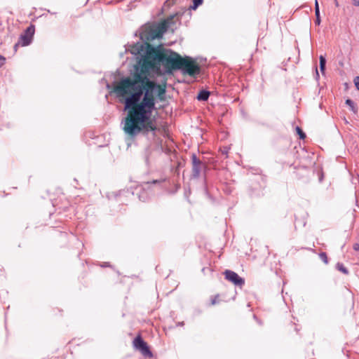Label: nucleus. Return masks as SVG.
Instances as JSON below:
<instances>
[{"instance_id": "1", "label": "nucleus", "mask_w": 359, "mask_h": 359, "mask_svg": "<svg viewBox=\"0 0 359 359\" xmlns=\"http://www.w3.org/2000/svg\"><path fill=\"white\" fill-rule=\"evenodd\" d=\"M151 74L134 69L133 77L121 78L113 90L116 97L121 99L124 111H127L121 124L130 140H135L139 135L147 137L150 133L155 137L158 130L156 118L152 117L156 109L155 93L163 101L165 88L149 79Z\"/></svg>"}, {"instance_id": "2", "label": "nucleus", "mask_w": 359, "mask_h": 359, "mask_svg": "<svg viewBox=\"0 0 359 359\" xmlns=\"http://www.w3.org/2000/svg\"><path fill=\"white\" fill-rule=\"evenodd\" d=\"M182 56L170 48H166L163 44L156 46H150L147 51L146 59L137 60L133 69L144 71L153 74H162L161 67L163 68V73L170 75L179 70Z\"/></svg>"}, {"instance_id": "3", "label": "nucleus", "mask_w": 359, "mask_h": 359, "mask_svg": "<svg viewBox=\"0 0 359 359\" xmlns=\"http://www.w3.org/2000/svg\"><path fill=\"white\" fill-rule=\"evenodd\" d=\"M167 32V27L164 24H158L156 25H145L142 26L140 31H137L135 36H139L142 43L136 42L128 44L126 51L136 56L137 61L146 59L147 51L149 46H154L151 44V41L156 39H161L163 35Z\"/></svg>"}, {"instance_id": "4", "label": "nucleus", "mask_w": 359, "mask_h": 359, "mask_svg": "<svg viewBox=\"0 0 359 359\" xmlns=\"http://www.w3.org/2000/svg\"><path fill=\"white\" fill-rule=\"evenodd\" d=\"M178 71H180L183 75H188L196 79L201 74V69L196 59L185 55L182 58Z\"/></svg>"}, {"instance_id": "5", "label": "nucleus", "mask_w": 359, "mask_h": 359, "mask_svg": "<svg viewBox=\"0 0 359 359\" xmlns=\"http://www.w3.org/2000/svg\"><path fill=\"white\" fill-rule=\"evenodd\" d=\"M166 182V178H161L159 180H153L151 181L144 182L142 184L136 189V194L137 195L140 201L146 202L149 201L150 196L149 191H151V187L156 186L159 189H163L165 188L164 184Z\"/></svg>"}, {"instance_id": "6", "label": "nucleus", "mask_w": 359, "mask_h": 359, "mask_svg": "<svg viewBox=\"0 0 359 359\" xmlns=\"http://www.w3.org/2000/svg\"><path fill=\"white\" fill-rule=\"evenodd\" d=\"M266 187V181L262 176L257 175L250 180L248 192L251 198H259L264 195V190Z\"/></svg>"}, {"instance_id": "7", "label": "nucleus", "mask_w": 359, "mask_h": 359, "mask_svg": "<svg viewBox=\"0 0 359 359\" xmlns=\"http://www.w3.org/2000/svg\"><path fill=\"white\" fill-rule=\"evenodd\" d=\"M133 348L140 351L141 354L146 358H151L154 357V354L150 349L148 344L143 339L141 334H138L135 337L133 341Z\"/></svg>"}, {"instance_id": "8", "label": "nucleus", "mask_w": 359, "mask_h": 359, "mask_svg": "<svg viewBox=\"0 0 359 359\" xmlns=\"http://www.w3.org/2000/svg\"><path fill=\"white\" fill-rule=\"evenodd\" d=\"M133 348L140 351L141 354L146 358H151L154 357V354L150 349L148 344L143 339L141 334H138L135 337L133 341Z\"/></svg>"}, {"instance_id": "9", "label": "nucleus", "mask_w": 359, "mask_h": 359, "mask_svg": "<svg viewBox=\"0 0 359 359\" xmlns=\"http://www.w3.org/2000/svg\"><path fill=\"white\" fill-rule=\"evenodd\" d=\"M191 158L192 164L191 178L198 179L201 172L207 168V165L205 163L201 161L194 153L191 154Z\"/></svg>"}, {"instance_id": "10", "label": "nucleus", "mask_w": 359, "mask_h": 359, "mask_svg": "<svg viewBox=\"0 0 359 359\" xmlns=\"http://www.w3.org/2000/svg\"><path fill=\"white\" fill-rule=\"evenodd\" d=\"M35 33V25L31 24L20 35L18 39L21 46H27L32 43Z\"/></svg>"}, {"instance_id": "11", "label": "nucleus", "mask_w": 359, "mask_h": 359, "mask_svg": "<svg viewBox=\"0 0 359 359\" xmlns=\"http://www.w3.org/2000/svg\"><path fill=\"white\" fill-rule=\"evenodd\" d=\"M224 278L236 286L242 287L245 285V279L233 271L226 269L224 271Z\"/></svg>"}, {"instance_id": "12", "label": "nucleus", "mask_w": 359, "mask_h": 359, "mask_svg": "<svg viewBox=\"0 0 359 359\" xmlns=\"http://www.w3.org/2000/svg\"><path fill=\"white\" fill-rule=\"evenodd\" d=\"M294 173L299 180L307 179L310 173V168L307 166H302L298 168Z\"/></svg>"}, {"instance_id": "13", "label": "nucleus", "mask_w": 359, "mask_h": 359, "mask_svg": "<svg viewBox=\"0 0 359 359\" xmlns=\"http://www.w3.org/2000/svg\"><path fill=\"white\" fill-rule=\"evenodd\" d=\"M177 15V14H172L170 15L168 18H167L165 20H164L163 22H160L159 24H164L167 27V31L169 29H171L172 31L174 30L173 27L175 25L176 20L175 17Z\"/></svg>"}, {"instance_id": "14", "label": "nucleus", "mask_w": 359, "mask_h": 359, "mask_svg": "<svg viewBox=\"0 0 359 359\" xmlns=\"http://www.w3.org/2000/svg\"><path fill=\"white\" fill-rule=\"evenodd\" d=\"M210 95V92L208 90L202 89L201 90L197 96L196 99L198 101H207Z\"/></svg>"}, {"instance_id": "15", "label": "nucleus", "mask_w": 359, "mask_h": 359, "mask_svg": "<svg viewBox=\"0 0 359 359\" xmlns=\"http://www.w3.org/2000/svg\"><path fill=\"white\" fill-rule=\"evenodd\" d=\"M319 67L321 73L324 74L326 69V58L323 55H320L319 57Z\"/></svg>"}, {"instance_id": "16", "label": "nucleus", "mask_w": 359, "mask_h": 359, "mask_svg": "<svg viewBox=\"0 0 359 359\" xmlns=\"http://www.w3.org/2000/svg\"><path fill=\"white\" fill-rule=\"evenodd\" d=\"M345 104L350 107V110L353 111L354 114L358 113V107L355 106L354 102L351 99H346L345 101Z\"/></svg>"}, {"instance_id": "17", "label": "nucleus", "mask_w": 359, "mask_h": 359, "mask_svg": "<svg viewBox=\"0 0 359 359\" xmlns=\"http://www.w3.org/2000/svg\"><path fill=\"white\" fill-rule=\"evenodd\" d=\"M203 3V0H192V4L189 7L188 10H196Z\"/></svg>"}, {"instance_id": "18", "label": "nucleus", "mask_w": 359, "mask_h": 359, "mask_svg": "<svg viewBox=\"0 0 359 359\" xmlns=\"http://www.w3.org/2000/svg\"><path fill=\"white\" fill-rule=\"evenodd\" d=\"M336 269L343 273L345 275L349 274V271L344 266L341 262H337L336 264Z\"/></svg>"}, {"instance_id": "19", "label": "nucleus", "mask_w": 359, "mask_h": 359, "mask_svg": "<svg viewBox=\"0 0 359 359\" xmlns=\"http://www.w3.org/2000/svg\"><path fill=\"white\" fill-rule=\"evenodd\" d=\"M295 130L297 134L299 135L300 140H304L306 137V133L303 131V130L299 126H296Z\"/></svg>"}, {"instance_id": "20", "label": "nucleus", "mask_w": 359, "mask_h": 359, "mask_svg": "<svg viewBox=\"0 0 359 359\" xmlns=\"http://www.w3.org/2000/svg\"><path fill=\"white\" fill-rule=\"evenodd\" d=\"M189 11L186 8H182L180 11L176 12L175 14H177V15L175 17L177 20H180V18L187 11Z\"/></svg>"}, {"instance_id": "21", "label": "nucleus", "mask_w": 359, "mask_h": 359, "mask_svg": "<svg viewBox=\"0 0 359 359\" xmlns=\"http://www.w3.org/2000/svg\"><path fill=\"white\" fill-rule=\"evenodd\" d=\"M319 257L320 258V259L325 263V264H328V258H327V255L326 254V252H321L320 254H319Z\"/></svg>"}, {"instance_id": "22", "label": "nucleus", "mask_w": 359, "mask_h": 359, "mask_svg": "<svg viewBox=\"0 0 359 359\" xmlns=\"http://www.w3.org/2000/svg\"><path fill=\"white\" fill-rule=\"evenodd\" d=\"M118 83H119V81H118V82H116V81H114V82L113 83V84L107 83V85H106V88H107V89H109H109H111V90L110 91V93H113V90H114V87H115V86H116ZM114 93H115L114 92Z\"/></svg>"}, {"instance_id": "23", "label": "nucleus", "mask_w": 359, "mask_h": 359, "mask_svg": "<svg viewBox=\"0 0 359 359\" xmlns=\"http://www.w3.org/2000/svg\"><path fill=\"white\" fill-rule=\"evenodd\" d=\"M219 294H216V295H215L214 297H211V303H210V304H211V305H215V304H216L217 303H218V302H219Z\"/></svg>"}, {"instance_id": "24", "label": "nucleus", "mask_w": 359, "mask_h": 359, "mask_svg": "<svg viewBox=\"0 0 359 359\" xmlns=\"http://www.w3.org/2000/svg\"><path fill=\"white\" fill-rule=\"evenodd\" d=\"M63 312V310L58 308V307H55V308H53V315L54 316H57V313H60V316H62V313Z\"/></svg>"}, {"instance_id": "25", "label": "nucleus", "mask_w": 359, "mask_h": 359, "mask_svg": "<svg viewBox=\"0 0 359 359\" xmlns=\"http://www.w3.org/2000/svg\"><path fill=\"white\" fill-rule=\"evenodd\" d=\"M315 15H316L315 24L316 25H320V22H321L320 13H315Z\"/></svg>"}, {"instance_id": "26", "label": "nucleus", "mask_w": 359, "mask_h": 359, "mask_svg": "<svg viewBox=\"0 0 359 359\" xmlns=\"http://www.w3.org/2000/svg\"><path fill=\"white\" fill-rule=\"evenodd\" d=\"M6 60V57L0 55V68L4 65Z\"/></svg>"}, {"instance_id": "27", "label": "nucleus", "mask_w": 359, "mask_h": 359, "mask_svg": "<svg viewBox=\"0 0 359 359\" xmlns=\"http://www.w3.org/2000/svg\"><path fill=\"white\" fill-rule=\"evenodd\" d=\"M354 83H355V88H357V90H359V76H358L355 77Z\"/></svg>"}, {"instance_id": "28", "label": "nucleus", "mask_w": 359, "mask_h": 359, "mask_svg": "<svg viewBox=\"0 0 359 359\" xmlns=\"http://www.w3.org/2000/svg\"><path fill=\"white\" fill-rule=\"evenodd\" d=\"M315 13H320L319 5L317 0L315 1Z\"/></svg>"}, {"instance_id": "29", "label": "nucleus", "mask_w": 359, "mask_h": 359, "mask_svg": "<svg viewBox=\"0 0 359 359\" xmlns=\"http://www.w3.org/2000/svg\"><path fill=\"white\" fill-rule=\"evenodd\" d=\"M176 3V0H166L165 4H168V6H172Z\"/></svg>"}, {"instance_id": "30", "label": "nucleus", "mask_w": 359, "mask_h": 359, "mask_svg": "<svg viewBox=\"0 0 359 359\" xmlns=\"http://www.w3.org/2000/svg\"><path fill=\"white\" fill-rule=\"evenodd\" d=\"M353 248L355 251H359V243H354L353 245Z\"/></svg>"}, {"instance_id": "31", "label": "nucleus", "mask_w": 359, "mask_h": 359, "mask_svg": "<svg viewBox=\"0 0 359 359\" xmlns=\"http://www.w3.org/2000/svg\"><path fill=\"white\" fill-rule=\"evenodd\" d=\"M102 267L103 268H105V267H111V264L109 262H104L102 265H101Z\"/></svg>"}, {"instance_id": "32", "label": "nucleus", "mask_w": 359, "mask_h": 359, "mask_svg": "<svg viewBox=\"0 0 359 359\" xmlns=\"http://www.w3.org/2000/svg\"><path fill=\"white\" fill-rule=\"evenodd\" d=\"M353 5L355 6H359V0H351Z\"/></svg>"}, {"instance_id": "33", "label": "nucleus", "mask_w": 359, "mask_h": 359, "mask_svg": "<svg viewBox=\"0 0 359 359\" xmlns=\"http://www.w3.org/2000/svg\"><path fill=\"white\" fill-rule=\"evenodd\" d=\"M300 327H299V326L296 324H294V330L297 332V334H299V332L300 330Z\"/></svg>"}, {"instance_id": "34", "label": "nucleus", "mask_w": 359, "mask_h": 359, "mask_svg": "<svg viewBox=\"0 0 359 359\" xmlns=\"http://www.w3.org/2000/svg\"><path fill=\"white\" fill-rule=\"evenodd\" d=\"M19 46H20V43H19V41H18V42L14 45V46H13V48H14L15 51H17V48H18V47Z\"/></svg>"}, {"instance_id": "35", "label": "nucleus", "mask_w": 359, "mask_h": 359, "mask_svg": "<svg viewBox=\"0 0 359 359\" xmlns=\"http://www.w3.org/2000/svg\"><path fill=\"white\" fill-rule=\"evenodd\" d=\"M316 76L317 79H319V74H318V72L317 67H316Z\"/></svg>"}, {"instance_id": "36", "label": "nucleus", "mask_w": 359, "mask_h": 359, "mask_svg": "<svg viewBox=\"0 0 359 359\" xmlns=\"http://www.w3.org/2000/svg\"><path fill=\"white\" fill-rule=\"evenodd\" d=\"M334 4L335 6L339 7V4L337 0H334Z\"/></svg>"}, {"instance_id": "37", "label": "nucleus", "mask_w": 359, "mask_h": 359, "mask_svg": "<svg viewBox=\"0 0 359 359\" xmlns=\"http://www.w3.org/2000/svg\"><path fill=\"white\" fill-rule=\"evenodd\" d=\"M323 178V174L322 173V174H321V175H320V177H319V181H320V182H322Z\"/></svg>"}, {"instance_id": "38", "label": "nucleus", "mask_w": 359, "mask_h": 359, "mask_svg": "<svg viewBox=\"0 0 359 359\" xmlns=\"http://www.w3.org/2000/svg\"><path fill=\"white\" fill-rule=\"evenodd\" d=\"M222 153H223V154H226L228 153L227 149H225L224 150V151H222Z\"/></svg>"}, {"instance_id": "39", "label": "nucleus", "mask_w": 359, "mask_h": 359, "mask_svg": "<svg viewBox=\"0 0 359 359\" xmlns=\"http://www.w3.org/2000/svg\"><path fill=\"white\" fill-rule=\"evenodd\" d=\"M67 209H68V207H65V208H64V210H65V211H67Z\"/></svg>"}, {"instance_id": "40", "label": "nucleus", "mask_w": 359, "mask_h": 359, "mask_svg": "<svg viewBox=\"0 0 359 359\" xmlns=\"http://www.w3.org/2000/svg\"><path fill=\"white\" fill-rule=\"evenodd\" d=\"M184 324V322H182L181 323H180V325H182Z\"/></svg>"}, {"instance_id": "41", "label": "nucleus", "mask_w": 359, "mask_h": 359, "mask_svg": "<svg viewBox=\"0 0 359 359\" xmlns=\"http://www.w3.org/2000/svg\"><path fill=\"white\" fill-rule=\"evenodd\" d=\"M184 324V322H182L181 323H180V325H182Z\"/></svg>"}]
</instances>
